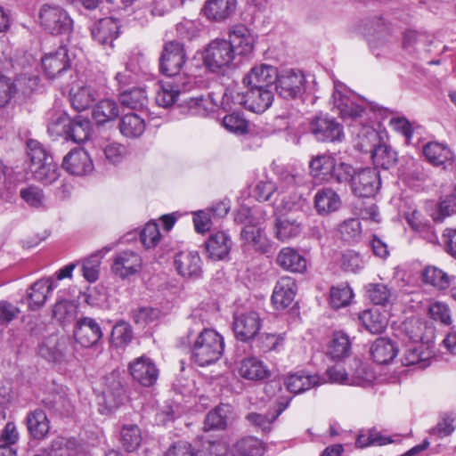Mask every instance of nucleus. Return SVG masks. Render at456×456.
Masks as SVG:
<instances>
[{
	"mask_svg": "<svg viewBox=\"0 0 456 456\" xmlns=\"http://www.w3.org/2000/svg\"><path fill=\"white\" fill-rule=\"evenodd\" d=\"M224 350L223 336L213 329H204L192 344L191 357L195 363L204 367L216 362Z\"/></svg>",
	"mask_w": 456,
	"mask_h": 456,
	"instance_id": "f257e3e1",
	"label": "nucleus"
},
{
	"mask_svg": "<svg viewBox=\"0 0 456 456\" xmlns=\"http://www.w3.org/2000/svg\"><path fill=\"white\" fill-rule=\"evenodd\" d=\"M27 148L34 179L45 184L55 182L59 177V169L44 146L36 140H29Z\"/></svg>",
	"mask_w": 456,
	"mask_h": 456,
	"instance_id": "f03ea898",
	"label": "nucleus"
},
{
	"mask_svg": "<svg viewBox=\"0 0 456 456\" xmlns=\"http://www.w3.org/2000/svg\"><path fill=\"white\" fill-rule=\"evenodd\" d=\"M235 57L232 43L221 38L210 41L202 53L204 65L213 72L229 68L233 63Z\"/></svg>",
	"mask_w": 456,
	"mask_h": 456,
	"instance_id": "7ed1b4c3",
	"label": "nucleus"
},
{
	"mask_svg": "<svg viewBox=\"0 0 456 456\" xmlns=\"http://www.w3.org/2000/svg\"><path fill=\"white\" fill-rule=\"evenodd\" d=\"M295 184L296 178L290 174H286L278 186L271 181H260L255 187V197L258 201H268L272 200L273 196H275L274 200H280L283 209L291 212L293 208H295L297 212L298 208L296 207V202L290 204L286 197L282 196L285 191L293 190Z\"/></svg>",
	"mask_w": 456,
	"mask_h": 456,
	"instance_id": "20e7f679",
	"label": "nucleus"
},
{
	"mask_svg": "<svg viewBox=\"0 0 456 456\" xmlns=\"http://www.w3.org/2000/svg\"><path fill=\"white\" fill-rule=\"evenodd\" d=\"M194 84V77L191 76L166 77L159 83L155 98L157 104L163 108L172 106L179 95L190 91Z\"/></svg>",
	"mask_w": 456,
	"mask_h": 456,
	"instance_id": "39448f33",
	"label": "nucleus"
},
{
	"mask_svg": "<svg viewBox=\"0 0 456 456\" xmlns=\"http://www.w3.org/2000/svg\"><path fill=\"white\" fill-rule=\"evenodd\" d=\"M41 26L53 35L68 34L72 30L73 20L60 5L44 4L39 12Z\"/></svg>",
	"mask_w": 456,
	"mask_h": 456,
	"instance_id": "423d86ee",
	"label": "nucleus"
},
{
	"mask_svg": "<svg viewBox=\"0 0 456 456\" xmlns=\"http://www.w3.org/2000/svg\"><path fill=\"white\" fill-rule=\"evenodd\" d=\"M434 358V342L426 340L406 345L401 355V362L403 366L424 370L431 365Z\"/></svg>",
	"mask_w": 456,
	"mask_h": 456,
	"instance_id": "0eeeda50",
	"label": "nucleus"
},
{
	"mask_svg": "<svg viewBox=\"0 0 456 456\" xmlns=\"http://www.w3.org/2000/svg\"><path fill=\"white\" fill-rule=\"evenodd\" d=\"M186 54L183 45L176 41H169L163 46L159 59V67L167 77L188 76L180 70L185 63Z\"/></svg>",
	"mask_w": 456,
	"mask_h": 456,
	"instance_id": "6e6552de",
	"label": "nucleus"
},
{
	"mask_svg": "<svg viewBox=\"0 0 456 456\" xmlns=\"http://www.w3.org/2000/svg\"><path fill=\"white\" fill-rule=\"evenodd\" d=\"M245 93H237L233 100L238 104L243 105L252 112L262 113L265 111L273 101V90L258 88L256 86H246Z\"/></svg>",
	"mask_w": 456,
	"mask_h": 456,
	"instance_id": "1a4fd4ad",
	"label": "nucleus"
},
{
	"mask_svg": "<svg viewBox=\"0 0 456 456\" xmlns=\"http://www.w3.org/2000/svg\"><path fill=\"white\" fill-rule=\"evenodd\" d=\"M353 193L357 197L370 198L381 185L379 173L376 168L367 167L357 170L350 183Z\"/></svg>",
	"mask_w": 456,
	"mask_h": 456,
	"instance_id": "9d476101",
	"label": "nucleus"
},
{
	"mask_svg": "<svg viewBox=\"0 0 456 456\" xmlns=\"http://www.w3.org/2000/svg\"><path fill=\"white\" fill-rule=\"evenodd\" d=\"M37 83L38 78L36 77H20L15 81L4 76L0 77V108L9 105L20 91L24 95L30 94Z\"/></svg>",
	"mask_w": 456,
	"mask_h": 456,
	"instance_id": "9b49d317",
	"label": "nucleus"
},
{
	"mask_svg": "<svg viewBox=\"0 0 456 456\" xmlns=\"http://www.w3.org/2000/svg\"><path fill=\"white\" fill-rule=\"evenodd\" d=\"M305 79L300 70H285L278 73L274 88L277 94L284 99H295L305 92Z\"/></svg>",
	"mask_w": 456,
	"mask_h": 456,
	"instance_id": "f8f14e48",
	"label": "nucleus"
},
{
	"mask_svg": "<svg viewBox=\"0 0 456 456\" xmlns=\"http://www.w3.org/2000/svg\"><path fill=\"white\" fill-rule=\"evenodd\" d=\"M142 267V259L132 250H124L116 254L110 266L112 273L125 280L138 273Z\"/></svg>",
	"mask_w": 456,
	"mask_h": 456,
	"instance_id": "ddd939ff",
	"label": "nucleus"
},
{
	"mask_svg": "<svg viewBox=\"0 0 456 456\" xmlns=\"http://www.w3.org/2000/svg\"><path fill=\"white\" fill-rule=\"evenodd\" d=\"M262 326L259 314L256 312H248L234 315L232 329L237 339L248 342L253 339Z\"/></svg>",
	"mask_w": 456,
	"mask_h": 456,
	"instance_id": "4468645a",
	"label": "nucleus"
},
{
	"mask_svg": "<svg viewBox=\"0 0 456 456\" xmlns=\"http://www.w3.org/2000/svg\"><path fill=\"white\" fill-rule=\"evenodd\" d=\"M133 379L144 387L154 385L159 377V369L148 356L142 355L134 359L128 365Z\"/></svg>",
	"mask_w": 456,
	"mask_h": 456,
	"instance_id": "2eb2a0df",
	"label": "nucleus"
},
{
	"mask_svg": "<svg viewBox=\"0 0 456 456\" xmlns=\"http://www.w3.org/2000/svg\"><path fill=\"white\" fill-rule=\"evenodd\" d=\"M303 230L298 216L294 213L277 216L273 225V237L281 242H288L298 237Z\"/></svg>",
	"mask_w": 456,
	"mask_h": 456,
	"instance_id": "dca6fc26",
	"label": "nucleus"
},
{
	"mask_svg": "<svg viewBox=\"0 0 456 456\" xmlns=\"http://www.w3.org/2000/svg\"><path fill=\"white\" fill-rule=\"evenodd\" d=\"M310 129L315 138L322 142L341 141L344 136L342 126L327 116L314 118L311 122Z\"/></svg>",
	"mask_w": 456,
	"mask_h": 456,
	"instance_id": "f3484780",
	"label": "nucleus"
},
{
	"mask_svg": "<svg viewBox=\"0 0 456 456\" xmlns=\"http://www.w3.org/2000/svg\"><path fill=\"white\" fill-rule=\"evenodd\" d=\"M42 68L49 78H53L70 68V58L66 46H60L56 50L45 53L42 57Z\"/></svg>",
	"mask_w": 456,
	"mask_h": 456,
	"instance_id": "a211bd4d",
	"label": "nucleus"
},
{
	"mask_svg": "<svg viewBox=\"0 0 456 456\" xmlns=\"http://www.w3.org/2000/svg\"><path fill=\"white\" fill-rule=\"evenodd\" d=\"M278 78V70L275 67L268 64L254 66L244 77L245 86H256L258 88H274L275 81Z\"/></svg>",
	"mask_w": 456,
	"mask_h": 456,
	"instance_id": "6ab92c4d",
	"label": "nucleus"
},
{
	"mask_svg": "<svg viewBox=\"0 0 456 456\" xmlns=\"http://www.w3.org/2000/svg\"><path fill=\"white\" fill-rule=\"evenodd\" d=\"M102 337V329L95 320L85 317L77 322L74 330V338L82 346L91 347L94 346Z\"/></svg>",
	"mask_w": 456,
	"mask_h": 456,
	"instance_id": "aec40b11",
	"label": "nucleus"
},
{
	"mask_svg": "<svg viewBox=\"0 0 456 456\" xmlns=\"http://www.w3.org/2000/svg\"><path fill=\"white\" fill-rule=\"evenodd\" d=\"M62 167L70 175H86L94 169L89 154L81 148L70 151L63 159Z\"/></svg>",
	"mask_w": 456,
	"mask_h": 456,
	"instance_id": "412c9836",
	"label": "nucleus"
},
{
	"mask_svg": "<svg viewBox=\"0 0 456 456\" xmlns=\"http://www.w3.org/2000/svg\"><path fill=\"white\" fill-rule=\"evenodd\" d=\"M423 153L427 160L434 167L447 169L452 168L454 166L453 152L443 143L428 142L423 148Z\"/></svg>",
	"mask_w": 456,
	"mask_h": 456,
	"instance_id": "4be33fe9",
	"label": "nucleus"
},
{
	"mask_svg": "<svg viewBox=\"0 0 456 456\" xmlns=\"http://www.w3.org/2000/svg\"><path fill=\"white\" fill-rule=\"evenodd\" d=\"M324 382L317 374H309L305 370H299L289 374L284 380V385L288 391L298 395Z\"/></svg>",
	"mask_w": 456,
	"mask_h": 456,
	"instance_id": "5701e85b",
	"label": "nucleus"
},
{
	"mask_svg": "<svg viewBox=\"0 0 456 456\" xmlns=\"http://www.w3.org/2000/svg\"><path fill=\"white\" fill-rule=\"evenodd\" d=\"M174 265L183 277L198 278L201 274V259L197 252L183 251L176 254Z\"/></svg>",
	"mask_w": 456,
	"mask_h": 456,
	"instance_id": "b1692460",
	"label": "nucleus"
},
{
	"mask_svg": "<svg viewBox=\"0 0 456 456\" xmlns=\"http://www.w3.org/2000/svg\"><path fill=\"white\" fill-rule=\"evenodd\" d=\"M275 262L281 269L290 273H302L307 267L305 257L292 247L282 248L278 252Z\"/></svg>",
	"mask_w": 456,
	"mask_h": 456,
	"instance_id": "393cba45",
	"label": "nucleus"
},
{
	"mask_svg": "<svg viewBox=\"0 0 456 456\" xmlns=\"http://www.w3.org/2000/svg\"><path fill=\"white\" fill-rule=\"evenodd\" d=\"M240 237L245 244L261 254L268 253L272 249L271 240L264 231L260 227L251 224L250 221L241 230Z\"/></svg>",
	"mask_w": 456,
	"mask_h": 456,
	"instance_id": "a878e982",
	"label": "nucleus"
},
{
	"mask_svg": "<svg viewBox=\"0 0 456 456\" xmlns=\"http://www.w3.org/2000/svg\"><path fill=\"white\" fill-rule=\"evenodd\" d=\"M423 283L439 291L448 289L455 281V276L436 265H427L422 273Z\"/></svg>",
	"mask_w": 456,
	"mask_h": 456,
	"instance_id": "bb28decb",
	"label": "nucleus"
},
{
	"mask_svg": "<svg viewBox=\"0 0 456 456\" xmlns=\"http://www.w3.org/2000/svg\"><path fill=\"white\" fill-rule=\"evenodd\" d=\"M56 286L53 278L42 279L33 283L27 292L29 309H39L45 303L47 295L52 292Z\"/></svg>",
	"mask_w": 456,
	"mask_h": 456,
	"instance_id": "cd10ccee",
	"label": "nucleus"
},
{
	"mask_svg": "<svg viewBox=\"0 0 456 456\" xmlns=\"http://www.w3.org/2000/svg\"><path fill=\"white\" fill-rule=\"evenodd\" d=\"M334 108L337 109L338 114L344 120H356L362 117L364 109L355 103L348 96L342 94L340 90L335 86V90L332 94Z\"/></svg>",
	"mask_w": 456,
	"mask_h": 456,
	"instance_id": "c85d7f7f",
	"label": "nucleus"
},
{
	"mask_svg": "<svg viewBox=\"0 0 456 456\" xmlns=\"http://www.w3.org/2000/svg\"><path fill=\"white\" fill-rule=\"evenodd\" d=\"M232 245V240L226 232H214L206 241L208 256L213 260H223L230 253Z\"/></svg>",
	"mask_w": 456,
	"mask_h": 456,
	"instance_id": "c756f323",
	"label": "nucleus"
},
{
	"mask_svg": "<svg viewBox=\"0 0 456 456\" xmlns=\"http://www.w3.org/2000/svg\"><path fill=\"white\" fill-rule=\"evenodd\" d=\"M239 374L245 379L258 381L267 379L270 370L263 361L255 356L242 359L238 368Z\"/></svg>",
	"mask_w": 456,
	"mask_h": 456,
	"instance_id": "7c9ffc66",
	"label": "nucleus"
},
{
	"mask_svg": "<svg viewBox=\"0 0 456 456\" xmlns=\"http://www.w3.org/2000/svg\"><path fill=\"white\" fill-rule=\"evenodd\" d=\"M297 285L290 277L281 278L275 285L272 300L277 308H286L294 300Z\"/></svg>",
	"mask_w": 456,
	"mask_h": 456,
	"instance_id": "2f4dec72",
	"label": "nucleus"
},
{
	"mask_svg": "<svg viewBox=\"0 0 456 456\" xmlns=\"http://www.w3.org/2000/svg\"><path fill=\"white\" fill-rule=\"evenodd\" d=\"M402 329L405 335L411 340V343H420L432 340L433 328L419 318H410L403 322Z\"/></svg>",
	"mask_w": 456,
	"mask_h": 456,
	"instance_id": "473e14b6",
	"label": "nucleus"
},
{
	"mask_svg": "<svg viewBox=\"0 0 456 456\" xmlns=\"http://www.w3.org/2000/svg\"><path fill=\"white\" fill-rule=\"evenodd\" d=\"M236 0H208L204 6V13L208 20L223 21L235 12Z\"/></svg>",
	"mask_w": 456,
	"mask_h": 456,
	"instance_id": "72a5a7b5",
	"label": "nucleus"
},
{
	"mask_svg": "<svg viewBox=\"0 0 456 456\" xmlns=\"http://www.w3.org/2000/svg\"><path fill=\"white\" fill-rule=\"evenodd\" d=\"M119 26L116 20L104 18L100 20L92 29V36L99 44L112 45L118 36Z\"/></svg>",
	"mask_w": 456,
	"mask_h": 456,
	"instance_id": "f704fd0d",
	"label": "nucleus"
},
{
	"mask_svg": "<svg viewBox=\"0 0 456 456\" xmlns=\"http://www.w3.org/2000/svg\"><path fill=\"white\" fill-rule=\"evenodd\" d=\"M26 423L28 433L34 439H44L49 433L50 421L41 409L29 411L26 418Z\"/></svg>",
	"mask_w": 456,
	"mask_h": 456,
	"instance_id": "c9c22d12",
	"label": "nucleus"
},
{
	"mask_svg": "<svg viewBox=\"0 0 456 456\" xmlns=\"http://www.w3.org/2000/svg\"><path fill=\"white\" fill-rule=\"evenodd\" d=\"M340 206V197L330 188L321 189L314 196V208L320 215H328L335 212Z\"/></svg>",
	"mask_w": 456,
	"mask_h": 456,
	"instance_id": "e433bc0d",
	"label": "nucleus"
},
{
	"mask_svg": "<svg viewBox=\"0 0 456 456\" xmlns=\"http://www.w3.org/2000/svg\"><path fill=\"white\" fill-rule=\"evenodd\" d=\"M230 41L233 45L234 53L241 56L249 55L254 47V39L243 26H237L230 33Z\"/></svg>",
	"mask_w": 456,
	"mask_h": 456,
	"instance_id": "4c0bfd02",
	"label": "nucleus"
},
{
	"mask_svg": "<svg viewBox=\"0 0 456 456\" xmlns=\"http://www.w3.org/2000/svg\"><path fill=\"white\" fill-rule=\"evenodd\" d=\"M360 323L372 334L381 333L387 325V318L378 309H369L362 312L358 316Z\"/></svg>",
	"mask_w": 456,
	"mask_h": 456,
	"instance_id": "58836bf2",
	"label": "nucleus"
},
{
	"mask_svg": "<svg viewBox=\"0 0 456 456\" xmlns=\"http://www.w3.org/2000/svg\"><path fill=\"white\" fill-rule=\"evenodd\" d=\"M396 354L397 349L393 342L384 338L376 339L370 347V354L373 360L379 364L388 363Z\"/></svg>",
	"mask_w": 456,
	"mask_h": 456,
	"instance_id": "ea45409f",
	"label": "nucleus"
},
{
	"mask_svg": "<svg viewBox=\"0 0 456 456\" xmlns=\"http://www.w3.org/2000/svg\"><path fill=\"white\" fill-rule=\"evenodd\" d=\"M351 352V342L346 334L341 331L334 332L327 348V354L333 360L347 357Z\"/></svg>",
	"mask_w": 456,
	"mask_h": 456,
	"instance_id": "a19ab883",
	"label": "nucleus"
},
{
	"mask_svg": "<svg viewBox=\"0 0 456 456\" xmlns=\"http://www.w3.org/2000/svg\"><path fill=\"white\" fill-rule=\"evenodd\" d=\"M230 412L228 405H219L210 411L204 421V430H224L227 427V419Z\"/></svg>",
	"mask_w": 456,
	"mask_h": 456,
	"instance_id": "79ce46f5",
	"label": "nucleus"
},
{
	"mask_svg": "<svg viewBox=\"0 0 456 456\" xmlns=\"http://www.w3.org/2000/svg\"><path fill=\"white\" fill-rule=\"evenodd\" d=\"M91 134V123L86 118L78 117L70 119L67 130L66 139H70L76 143H82L88 140Z\"/></svg>",
	"mask_w": 456,
	"mask_h": 456,
	"instance_id": "37998d69",
	"label": "nucleus"
},
{
	"mask_svg": "<svg viewBox=\"0 0 456 456\" xmlns=\"http://www.w3.org/2000/svg\"><path fill=\"white\" fill-rule=\"evenodd\" d=\"M121 134L128 138H136L145 130L144 120L136 114H126L122 117L119 123Z\"/></svg>",
	"mask_w": 456,
	"mask_h": 456,
	"instance_id": "c03bdc74",
	"label": "nucleus"
},
{
	"mask_svg": "<svg viewBox=\"0 0 456 456\" xmlns=\"http://www.w3.org/2000/svg\"><path fill=\"white\" fill-rule=\"evenodd\" d=\"M264 452L263 443L253 436L241 438L233 446L234 456H263Z\"/></svg>",
	"mask_w": 456,
	"mask_h": 456,
	"instance_id": "a18cd8bd",
	"label": "nucleus"
},
{
	"mask_svg": "<svg viewBox=\"0 0 456 456\" xmlns=\"http://www.w3.org/2000/svg\"><path fill=\"white\" fill-rule=\"evenodd\" d=\"M119 110L117 102L110 99L99 102L93 110V118L98 124H104L115 119Z\"/></svg>",
	"mask_w": 456,
	"mask_h": 456,
	"instance_id": "49530a36",
	"label": "nucleus"
},
{
	"mask_svg": "<svg viewBox=\"0 0 456 456\" xmlns=\"http://www.w3.org/2000/svg\"><path fill=\"white\" fill-rule=\"evenodd\" d=\"M106 389L103 391L106 403L111 410L122 403L123 388L117 375L111 373L105 379Z\"/></svg>",
	"mask_w": 456,
	"mask_h": 456,
	"instance_id": "de8ad7c7",
	"label": "nucleus"
},
{
	"mask_svg": "<svg viewBox=\"0 0 456 456\" xmlns=\"http://www.w3.org/2000/svg\"><path fill=\"white\" fill-rule=\"evenodd\" d=\"M77 448L78 444L75 438L60 436L52 441L49 453L51 456H76Z\"/></svg>",
	"mask_w": 456,
	"mask_h": 456,
	"instance_id": "09e8293b",
	"label": "nucleus"
},
{
	"mask_svg": "<svg viewBox=\"0 0 456 456\" xmlns=\"http://www.w3.org/2000/svg\"><path fill=\"white\" fill-rule=\"evenodd\" d=\"M373 163L384 169L393 167L397 160V153L388 145L379 143L371 152Z\"/></svg>",
	"mask_w": 456,
	"mask_h": 456,
	"instance_id": "8fccbe9b",
	"label": "nucleus"
},
{
	"mask_svg": "<svg viewBox=\"0 0 456 456\" xmlns=\"http://www.w3.org/2000/svg\"><path fill=\"white\" fill-rule=\"evenodd\" d=\"M120 442L126 452L135 451L142 442L139 427L134 424L124 425L120 432Z\"/></svg>",
	"mask_w": 456,
	"mask_h": 456,
	"instance_id": "3c124183",
	"label": "nucleus"
},
{
	"mask_svg": "<svg viewBox=\"0 0 456 456\" xmlns=\"http://www.w3.org/2000/svg\"><path fill=\"white\" fill-rule=\"evenodd\" d=\"M119 101L125 107L138 110L146 106L148 98L145 91L142 88L124 90L119 95Z\"/></svg>",
	"mask_w": 456,
	"mask_h": 456,
	"instance_id": "603ef678",
	"label": "nucleus"
},
{
	"mask_svg": "<svg viewBox=\"0 0 456 456\" xmlns=\"http://www.w3.org/2000/svg\"><path fill=\"white\" fill-rule=\"evenodd\" d=\"M354 297L352 289L347 284H339L330 288V304L338 309L348 305Z\"/></svg>",
	"mask_w": 456,
	"mask_h": 456,
	"instance_id": "864d4df0",
	"label": "nucleus"
},
{
	"mask_svg": "<svg viewBox=\"0 0 456 456\" xmlns=\"http://www.w3.org/2000/svg\"><path fill=\"white\" fill-rule=\"evenodd\" d=\"M366 295L375 305H386L392 297V290L383 283H369L366 285Z\"/></svg>",
	"mask_w": 456,
	"mask_h": 456,
	"instance_id": "5fc2aeb1",
	"label": "nucleus"
},
{
	"mask_svg": "<svg viewBox=\"0 0 456 456\" xmlns=\"http://www.w3.org/2000/svg\"><path fill=\"white\" fill-rule=\"evenodd\" d=\"M285 407L280 408L275 412L261 414L256 412L248 413L246 416L247 420L254 427L261 429L263 432H269L272 429V424L281 413Z\"/></svg>",
	"mask_w": 456,
	"mask_h": 456,
	"instance_id": "6e6d98bb",
	"label": "nucleus"
},
{
	"mask_svg": "<svg viewBox=\"0 0 456 456\" xmlns=\"http://www.w3.org/2000/svg\"><path fill=\"white\" fill-rule=\"evenodd\" d=\"M357 138L356 147L363 152L371 153L379 142L378 133L370 126L362 127V131L357 134Z\"/></svg>",
	"mask_w": 456,
	"mask_h": 456,
	"instance_id": "4d7b16f0",
	"label": "nucleus"
},
{
	"mask_svg": "<svg viewBox=\"0 0 456 456\" xmlns=\"http://www.w3.org/2000/svg\"><path fill=\"white\" fill-rule=\"evenodd\" d=\"M338 231L344 240L357 241L362 237V225L358 218H349L339 224Z\"/></svg>",
	"mask_w": 456,
	"mask_h": 456,
	"instance_id": "13d9d810",
	"label": "nucleus"
},
{
	"mask_svg": "<svg viewBox=\"0 0 456 456\" xmlns=\"http://www.w3.org/2000/svg\"><path fill=\"white\" fill-rule=\"evenodd\" d=\"M94 101V93L89 86H82L71 94L72 106L78 111L87 109Z\"/></svg>",
	"mask_w": 456,
	"mask_h": 456,
	"instance_id": "bf43d9fd",
	"label": "nucleus"
},
{
	"mask_svg": "<svg viewBox=\"0 0 456 456\" xmlns=\"http://www.w3.org/2000/svg\"><path fill=\"white\" fill-rule=\"evenodd\" d=\"M456 212V195H448L441 200L436 210L432 213L434 221L442 222L445 217Z\"/></svg>",
	"mask_w": 456,
	"mask_h": 456,
	"instance_id": "052dcab7",
	"label": "nucleus"
},
{
	"mask_svg": "<svg viewBox=\"0 0 456 456\" xmlns=\"http://www.w3.org/2000/svg\"><path fill=\"white\" fill-rule=\"evenodd\" d=\"M133 338V331L130 325L125 322L117 323L111 332V342L115 346L127 345Z\"/></svg>",
	"mask_w": 456,
	"mask_h": 456,
	"instance_id": "680f3d73",
	"label": "nucleus"
},
{
	"mask_svg": "<svg viewBox=\"0 0 456 456\" xmlns=\"http://www.w3.org/2000/svg\"><path fill=\"white\" fill-rule=\"evenodd\" d=\"M335 159L328 155L318 156L310 162V168L315 176H328Z\"/></svg>",
	"mask_w": 456,
	"mask_h": 456,
	"instance_id": "e2e57ef3",
	"label": "nucleus"
},
{
	"mask_svg": "<svg viewBox=\"0 0 456 456\" xmlns=\"http://www.w3.org/2000/svg\"><path fill=\"white\" fill-rule=\"evenodd\" d=\"M20 198L32 208H40L44 206L45 196L41 189L36 186L23 188L20 191Z\"/></svg>",
	"mask_w": 456,
	"mask_h": 456,
	"instance_id": "0e129e2a",
	"label": "nucleus"
},
{
	"mask_svg": "<svg viewBox=\"0 0 456 456\" xmlns=\"http://www.w3.org/2000/svg\"><path fill=\"white\" fill-rule=\"evenodd\" d=\"M176 5L177 0H146L142 8L148 9L153 16H163Z\"/></svg>",
	"mask_w": 456,
	"mask_h": 456,
	"instance_id": "69168bd1",
	"label": "nucleus"
},
{
	"mask_svg": "<svg viewBox=\"0 0 456 456\" xmlns=\"http://www.w3.org/2000/svg\"><path fill=\"white\" fill-rule=\"evenodd\" d=\"M40 354L50 361H58L62 356V349L58 339L54 337L48 338L40 346Z\"/></svg>",
	"mask_w": 456,
	"mask_h": 456,
	"instance_id": "338daca9",
	"label": "nucleus"
},
{
	"mask_svg": "<svg viewBox=\"0 0 456 456\" xmlns=\"http://www.w3.org/2000/svg\"><path fill=\"white\" fill-rule=\"evenodd\" d=\"M223 126L232 133L242 134L248 132L247 120L236 113L224 116Z\"/></svg>",
	"mask_w": 456,
	"mask_h": 456,
	"instance_id": "774afa93",
	"label": "nucleus"
}]
</instances>
